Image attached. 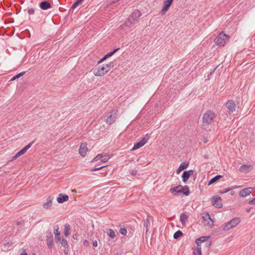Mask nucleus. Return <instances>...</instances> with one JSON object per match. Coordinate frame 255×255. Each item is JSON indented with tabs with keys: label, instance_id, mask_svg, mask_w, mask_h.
I'll return each mask as SVG.
<instances>
[{
	"label": "nucleus",
	"instance_id": "nucleus-11",
	"mask_svg": "<svg viewBox=\"0 0 255 255\" xmlns=\"http://www.w3.org/2000/svg\"><path fill=\"white\" fill-rule=\"evenodd\" d=\"M173 0H164L163 2V7L161 11V15L164 14L168 10V8L172 4Z\"/></svg>",
	"mask_w": 255,
	"mask_h": 255
},
{
	"label": "nucleus",
	"instance_id": "nucleus-27",
	"mask_svg": "<svg viewBox=\"0 0 255 255\" xmlns=\"http://www.w3.org/2000/svg\"><path fill=\"white\" fill-rule=\"evenodd\" d=\"M64 233L65 236L67 237L69 235V231L70 230V226L69 224H66L64 226Z\"/></svg>",
	"mask_w": 255,
	"mask_h": 255
},
{
	"label": "nucleus",
	"instance_id": "nucleus-35",
	"mask_svg": "<svg viewBox=\"0 0 255 255\" xmlns=\"http://www.w3.org/2000/svg\"><path fill=\"white\" fill-rule=\"evenodd\" d=\"M110 158V155H104V156H103V157L101 158V161L102 163H105V162H107Z\"/></svg>",
	"mask_w": 255,
	"mask_h": 255
},
{
	"label": "nucleus",
	"instance_id": "nucleus-41",
	"mask_svg": "<svg viewBox=\"0 0 255 255\" xmlns=\"http://www.w3.org/2000/svg\"><path fill=\"white\" fill-rule=\"evenodd\" d=\"M54 233L55 235L57 234H60L58 226H56L54 228Z\"/></svg>",
	"mask_w": 255,
	"mask_h": 255
},
{
	"label": "nucleus",
	"instance_id": "nucleus-47",
	"mask_svg": "<svg viewBox=\"0 0 255 255\" xmlns=\"http://www.w3.org/2000/svg\"><path fill=\"white\" fill-rule=\"evenodd\" d=\"M21 255H28L26 251L25 250H23L22 251V252L21 253Z\"/></svg>",
	"mask_w": 255,
	"mask_h": 255
},
{
	"label": "nucleus",
	"instance_id": "nucleus-53",
	"mask_svg": "<svg viewBox=\"0 0 255 255\" xmlns=\"http://www.w3.org/2000/svg\"><path fill=\"white\" fill-rule=\"evenodd\" d=\"M119 0H114V2H117V1H119Z\"/></svg>",
	"mask_w": 255,
	"mask_h": 255
},
{
	"label": "nucleus",
	"instance_id": "nucleus-48",
	"mask_svg": "<svg viewBox=\"0 0 255 255\" xmlns=\"http://www.w3.org/2000/svg\"><path fill=\"white\" fill-rule=\"evenodd\" d=\"M251 208H247L246 211L247 213H249L251 211Z\"/></svg>",
	"mask_w": 255,
	"mask_h": 255
},
{
	"label": "nucleus",
	"instance_id": "nucleus-33",
	"mask_svg": "<svg viewBox=\"0 0 255 255\" xmlns=\"http://www.w3.org/2000/svg\"><path fill=\"white\" fill-rule=\"evenodd\" d=\"M107 234L112 239L115 238L116 236L115 232L111 229L108 230Z\"/></svg>",
	"mask_w": 255,
	"mask_h": 255
},
{
	"label": "nucleus",
	"instance_id": "nucleus-43",
	"mask_svg": "<svg viewBox=\"0 0 255 255\" xmlns=\"http://www.w3.org/2000/svg\"><path fill=\"white\" fill-rule=\"evenodd\" d=\"M236 188V187H233V188H232V189H235V188ZM232 190V189H225V190H223V191H220V193H221V194H224V193H227V192H229V191H230V190Z\"/></svg>",
	"mask_w": 255,
	"mask_h": 255
},
{
	"label": "nucleus",
	"instance_id": "nucleus-14",
	"mask_svg": "<svg viewBox=\"0 0 255 255\" xmlns=\"http://www.w3.org/2000/svg\"><path fill=\"white\" fill-rule=\"evenodd\" d=\"M194 172V171L192 169L188 170V171H184L182 174V180L184 182H186L187 180L189 179L190 176L193 175Z\"/></svg>",
	"mask_w": 255,
	"mask_h": 255
},
{
	"label": "nucleus",
	"instance_id": "nucleus-39",
	"mask_svg": "<svg viewBox=\"0 0 255 255\" xmlns=\"http://www.w3.org/2000/svg\"><path fill=\"white\" fill-rule=\"evenodd\" d=\"M107 166V165L106 166H101V167H95L94 168H93V169H91V171H98L101 169H102L104 167Z\"/></svg>",
	"mask_w": 255,
	"mask_h": 255
},
{
	"label": "nucleus",
	"instance_id": "nucleus-3",
	"mask_svg": "<svg viewBox=\"0 0 255 255\" xmlns=\"http://www.w3.org/2000/svg\"><path fill=\"white\" fill-rule=\"evenodd\" d=\"M230 37L224 33L221 32L218 36L215 39V42L217 45L224 46L227 40L229 39Z\"/></svg>",
	"mask_w": 255,
	"mask_h": 255
},
{
	"label": "nucleus",
	"instance_id": "nucleus-25",
	"mask_svg": "<svg viewBox=\"0 0 255 255\" xmlns=\"http://www.w3.org/2000/svg\"><path fill=\"white\" fill-rule=\"evenodd\" d=\"M222 177V175H218L212 178L209 181L208 184V185H210L214 183L217 180H219Z\"/></svg>",
	"mask_w": 255,
	"mask_h": 255
},
{
	"label": "nucleus",
	"instance_id": "nucleus-49",
	"mask_svg": "<svg viewBox=\"0 0 255 255\" xmlns=\"http://www.w3.org/2000/svg\"><path fill=\"white\" fill-rule=\"evenodd\" d=\"M136 174V170H132L131 171V174L135 175Z\"/></svg>",
	"mask_w": 255,
	"mask_h": 255
},
{
	"label": "nucleus",
	"instance_id": "nucleus-13",
	"mask_svg": "<svg viewBox=\"0 0 255 255\" xmlns=\"http://www.w3.org/2000/svg\"><path fill=\"white\" fill-rule=\"evenodd\" d=\"M87 143H82L81 144L80 148H79V154L82 156L83 157L85 156L87 153L88 151V148L87 147Z\"/></svg>",
	"mask_w": 255,
	"mask_h": 255
},
{
	"label": "nucleus",
	"instance_id": "nucleus-9",
	"mask_svg": "<svg viewBox=\"0 0 255 255\" xmlns=\"http://www.w3.org/2000/svg\"><path fill=\"white\" fill-rule=\"evenodd\" d=\"M148 139L149 137L146 135L139 142L134 143V146L131 149V150H135L143 146L147 142Z\"/></svg>",
	"mask_w": 255,
	"mask_h": 255
},
{
	"label": "nucleus",
	"instance_id": "nucleus-55",
	"mask_svg": "<svg viewBox=\"0 0 255 255\" xmlns=\"http://www.w3.org/2000/svg\"><path fill=\"white\" fill-rule=\"evenodd\" d=\"M73 192H76V190H72Z\"/></svg>",
	"mask_w": 255,
	"mask_h": 255
},
{
	"label": "nucleus",
	"instance_id": "nucleus-2",
	"mask_svg": "<svg viewBox=\"0 0 255 255\" xmlns=\"http://www.w3.org/2000/svg\"><path fill=\"white\" fill-rule=\"evenodd\" d=\"M216 117L214 112L211 110H208L203 116L202 122L204 127H207L210 125L213 119Z\"/></svg>",
	"mask_w": 255,
	"mask_h": 255
},
{
	"label": "nucleus",
	"instance_id": "nucleus-4",
	"mask_svg": "<svg viewBox=\"0 0 255 255\" xmlns=\"http://www.w3.org/2000/svg\"><path fill=\"white\" fill-rule=\"evenodd\" d=\"M141 15V13L139 10L135 9L127 19V21L129 23V24L128 25L130 26L133 24L137 20L138 18H139Z\"/></svg>",
	"mask_w": 255,
	"mask_h": 255
},
{
	"label": "nucleus",
	"instance_id": "nucleus-44",
	"mask_svg": "<svg viewBox=\"0 0 255 255\" xmlns=\"http://www.w3.org/2000/svg\"><path fill=\"white\" fill-rule=\"evenodd\" d=\"M249 204L250 205H255V197L253 199L250 200L249 202Z\"/></svg>",
	"mask_w": 255,
	"mask_h": 255
},
{
	"label": "nucleus",
	"instance_id": "nucleus-36",
	"mask_svg": "<svg viewBox=\"0 0 255 255\" xmlns=\"http://www.w3.org/2000/svg\"><path fill=\"white\" fill-rule=\"evenodd\" d=\"M103 155L102 154H99L91 161V162H96L101 159Z\"/></svg>",
	"mask_w": 255,
	"mask_h": 255
},
{
	"label": "nucleus",
	"instance_id": "nucleus-22",
	"mask_svg": "<svg viewBox=\"0 0 255 255\" xmlns=\"http://www.w3.org/2000/svg\"><path fill=\"white\" fill-rule=\"evenodd\" d=\"M53 197L49 196L47 199V202L44 203L43 205V207L45 209H48L51 206L52 204V200Z\"/></svg>",
	"mask_w": 255,
	"mask_h": 255
},
{
	"label": "nucleus",
	"instance_id": "nucleus-29",
	"mask_svg": "<svg viewBox=\"0 0 255 255\" xmlns=\"http://www.w3.org/2000/svg\"><path fill=\"white\" fill-rule=\"evenodd\" d=\"M251 167V166L247 165H242L240 169L241 171L245 173H248L249 171V168Z\"/></svg>",
	"mask_w": 255,
	"mask_h": 255
},
{
	"label": "nucleus",
	"instance_id": "nucleus-24",
	"mask_svg": "<svg viewBox=\"0 0 255 255\" xmlns=\"http://www.w3.org/2000/svg\"><path fill=\"white\" fill-rule=\"evenodd\" d=\"M181 188L180 193H183L184 195L186 196H188L190 194L189 188L188 186H182V188Z\"/></svg>",
	"mask_w": 255,
	"mask_h": 255
},
{
	"label": "nucleus",
	"instance_id": "nucleus-10",
	"mask_svg": "<svg viewBox=\"0 0 255 255\" xmlns=\"http://www.w3.org/2000/svg\"><path fill=\"white\" fill-rule=\"evenodd\" d=\"M212 203L217 208H221L223 207L222 200L220 196H214L212 199Z\"/></svg>",
	"mask_w": 255,
	"mask_h": 255
},
{
	"label": "nucleus",
	"instance_id": "nucleus-18",
	"mask_svg": "<svg viewBox=\"0 0 255 255\" xmlns=\"http://www.w3.org/2000/svg\"><path fill=\"white\" fill-rule=\"evenodd\" d=\"M151 219V217L147 216L146 219H144L143 221V229L145 228V234H146L148 231V227L150 225L149 220Z\"/></svg>",
	"mask_w": 255,
	"mask_h": 255
},
{
	"label": "nucleus",
	"instance_id": "nucleus-8",
	"mask_svg": "<svg viewBox=\"0 0 255 255\" xmlns=\"http://www.w3.org/2000/svg\"><path fill=\"white\" fill-rule=\"evenodd\" d=\"M202 219L204 226L212 227L213 225V221L208 212L203 214Z\"/></svg>",
	"mask_w": 255,
	"mask_h": 255
},
{
	"label": "nucleus",
	"instance_id": "nucleus-54",
	"mask_svg": "<svg viewBox=\"0 0 255 255\" xmlns=\"http://www.w3.org/2000/svg\"><path fill=\"white\" fill-rule=\"evenodd\" d=\"M234 192H231V194H232V195H233V194H234Z\"/></svg>",
	"mask_w": 255,
	"mask_h": 255
},
{
	"label": "nucleus",
	"instance_id": "nucleus-51",
	"mask_svg": "<svg viewBox=\"0 0 255 255\" xmlns=\"http://www.w3.org/2000/svg\"><path fill=\"white\" fill-rule=\"evenodd\" d=\"M73 238L74 239H77V235H76V234H75V235H74L73 236Z\"/></svg>",
	"mask_w": 255,
	"mask_h": 255
},
{
	"label": "nucleus",
	"instance_id": "nucleus-6",
	"mask_svg": "<svg viewBox=\"0 0 255 255\" xmlns=\"http://www.w3.org/2000/svg\"><path fill=\"white\" fill-rule=\"evenodd\" d=\"M241 222L240 218H235L229 222L226 223L224 226L223 229L224 231H228L230 229L236 227Z\"/></svg>",
	"mask_w": 255,
	"mask_h": 255
},
{
	"label": "nucleus",
	"instance_id": "nucleus-26",
	"mask_svg": "<svg viewBox=\"0 0 255 255\" xmlns=\"http://www.w3.org/2000/svg\"><path fill=\"white\" fill-rule=\"evenodd\" d=\"M182 188V185H178L176 187H174L173 188H171L170 189V192L172 193H173V192H176L177 193H180V190H181V188Z\"/></svg>",
	"mask_w": 255,
	"mask_h": 255
},
{
	"label": "nucleus",
	"instance_id": "nucleus-12",
	"mask_svg": "<svg viewBox=\"0 0 255 255\" xmlns=\"http://www.w3.org/2000/svg\"><path fill=\"white\" fill-rule=\"evenodd\" d=\"M46 241L48 247L51 249L53 246V236L51 232L46 233Z\"/></svg>",
	"mask_w": 255,
	"mask_h": 255
},
{
	"label": "nucleus",
	"instance_id": "nucleus-45",
	"mask_svg": "<svg viewBox=\"0 0 255 255\" xmlns=\"http://www.w3.org/2000/svg\"><path fill=\"white\" fill-rule=\"evenodd\" d=\"M20 156L18 155V153H17L15 156L13 157V160H15L17 158H18V157H19Z\"/></svg>",
	"mask_w": 255,
	"mask_h": 255
},
{
	"label": "nucleus",
	"instance_id": "nucleus-40",
	"mask_svg": "<svg viewBox=\"0 0 255 255\" xmlns=\"http://www.w3.org/2000/svg\"><path fill=\"white\" fill-rule=\"evenodd\" d=\"M27 12L29 15L33 14L35 12V10L33 8H31L28 9Z\"/></svg>",
	"mask_w": 255,
	"mask_h": 255
},
{
	"label": "nucleus",
	"instance_id": "nucleus-5",
	"mask_svg": "<svg viewBox=\"0 0 255 255\" xmlns=\"http://www.w3.org/2000/svg\"><path fill=\"white\" fill-rule=\"evenodd\" d=\"M118 110L114 109L108 114L107 118L105 119L106 123L109 125L114 123L118 116Z\"/></svg>",
	"mask_w": 255,
	"mask_h": 255
},
{
	"label": "nucleus",
	"instance_id": "nucleus-21",
	"mask_svg": "<svg viewBox=\"0 0 255 255\" xmlns=\"http://www.w3.org/2000/svg\"><path fill=\"white\" fill-rule=\"evenodd\" d=\"M34 142V140L32 141L31 142L29 143L28 144H27L26 146H25L23 149H22L21 150H20L17 153H18V155L20 156L24 154L26 151L32 146L33 143Z\"/></svg>",
	"mask_w": 255,
	"mask_h": 255
},
{
	"label": "nucleus",
	"instance_id": "nucleus-46",
	"mask_svg": "<svg viewBox=\"0 0 255 255\" xmlns=\"http://www.w3.org/2000/svg\"><path fill=\"white\" fill-rule=\"evenodd\" d=\"M93 246H94L95 247H97V246H98L97 242L96 241H95L94 242H93Z\"/></svg>",
	"mask_w": 255,
	"mask_h": 255
},
{
	"label": "nucleus",
	"instance_id": "nucleus-38",
	"mask_svg": "<svg viewBox=\"0 0 255 255\" xmlns=\"http://www.w3.org/2000/svg\"><path fill=\"white\" fill-rule=\"evenodd\" d=\"M120 233L123 235H126L127 231L125 228H121L120 230Z\"/></svg>",
	"mask_w": 255,
	"mask_h": 255
},
{
	"label": "nucleus",
	"instance_id": "nucleus-16",
	"mask_svg": "<svg viewBox=\"0 0 255 255\" xmlns=\"http://www.w3.org/2000/svg\"><path fill=\"white\" fill-rule=\"evenodd\" d=\"M226 107L231 111V112H234L236 110V104L234 101L232 100H229L226 104Z\"/></svg>",
	"mask_w": 255,
	"mask_h": 255
},
{
	"label": "nucleus",
	"instance_id": "nucleus-23",
	"mask_svg": "<svg viewBox=\"0 0 255 255\" xmlns=\"http://www.w3.org/2000/svg\"><path fill=\"white\" fill-rule=\"evenodd\" d=\"M188 166H189L188 163L183 162V163H181L176 171V173L177 174H179L181 171L187 168L188 167Z\"/></svg>",
	"mask_w": 255,
	"mask_h": 255
},
{
	"label": "nucleus",
	"instance_id": "nucleus-52",
	"mask_svg": "<svg viewBox=\"0 0 255 255\" xmlns=\"http://www.w3.org/2000/svg\"><path fill=\"white\" fill-rule=\"evenodd\" d=\"M64 253H65V254H68V252H67L66 250L64 251Z\"/></svg>",
	"mask_w": 255,
	"mask_h": 255
},
{
	"label": "nucleus",
	"instance_id": "nucleus-20",
	"mask_svg": "<svg viewBox=\"0 0 255 255\" xmlns=\"http://www.w3.org/2000/svg\"><path fill=\"white\" fill-rule=\"evenodd\" d=\"M119 50V48L115 49L113 51H111L108 53L107 54L105 55L102 59L100 60V61L98 62L99 63L102 62L105 60L107 59L108 58L112 56L116 52H117Z\"/></svg>",
	"mask_w": 255,
	"mask_h": 255
},
{
	"label": "nucleus",
	"instance_id": "nucleus-15",
	"mask_svg": "<svg viewBox=\"0 0 255 255\" xmlns=\"http://www.w3.org/2000/svg\"><path fill=\"white\" fill-rule=\"evenodd\" d=\"M253 189L251 187L243 189L240 192L239 195L243 197H246L252 192Z\"/></svg>",
	"mask_w": 255,
	"mask_h": 255
},
{
	"label": "nucleus",
	"instance_id": "nucleus-17",
	"mask_svg": "<svg viewBox=\"0 0 255 255\" xmlns=\"http://www.w3.org/2000/svg\"><path fill=\"white\" fill-rule=\"evenodd\" d=\"M39 7L42 10H47L51 7V5L47 1H43L39 3Z\"/></svg>",
	"mask_w": 255,
	"mask_h": 255
},
{
	"label": "nucleus",
	"instance_id": "nucleus-56",
	"mask_svg": "<svg viewBox=\"0 0 255 255\" xmlns=\"http://www.w3.org/2000/svg\"><path fill=\"white\" fill-rule=\"evenodd\" d=\"M33 255H36V254H33Z\"/></svg>",
	"mask_w": 255,
	"mask_h": 255
},
{
	"label": "nucleus",
	"instance_id": "nucleus-37",
	"mask_svg": "<svg viewBox=\"0 0 255 255\" xmlns=\"http://www.w3.org/2000/svg\"><path fill=\"white\" fill-rule=\"evenodd\" d=\"M61 245L64 248H68V244L66 239H63L61 241Z\"/></svg>",
	"mask_w": 255,
	"mask_h": 255
},
{
	"label": "nucleus",
	"instance_id": "nucleus-30",
	"mask_svg": "<svg viewBox=\"0 0 255 255\" xmlns=\"http://www.w3.org/2000/svg\"><path fill=\"white\" fill-rule=\"evenodd\" d=\"M193 254L194 255H201V247L200 246H197V248L194 250Z\"/></svg>",
	"mask_w": 255,
	"mask_h": 255
},
{
	"label": "nucleus",
	"instance_id": "nucleus-34",
	"mask_svg": "<svg viewBox=\"0 0 255 255\" xmlns=\"http://www.w3.org/2000/svg\"><path fill=\"white\" fill-rule=\"evenodd\" d=\"M25 73V71H23V72H21L20 73H19V74L16 75L15 76H14V77H13L11 79H10V81H14L15 80V79H17V78H19L20 77L23 76L24 74Z\"/></svg>",
	"mask_w": 255,
	"mask_h": 255
},
{
	"label": "nucleus",
	"instance_id": "nucleus-50",
	"mask_svg": "<svg viewBox=\"0 0 255 255\" xmlns=\"http://www.w3.org/2000/svg\"><path fill=\"white\" fill-rule=\"evenodd\" d=\"M20 224H21V222H20L17 221V222H16V225L17 226H19V225H20Z\"/></svg>",
	"mask_w": 255,
	"mask_h": 255
},
{
	"label": "nucleus",
	"instance_id": "nucleus-42",
	"mask_svg": "<svg viewBox=\"0 0 255 255\" xmlns=\"http://www.w3.org/2000/svg\"><path fill=\"white\" fill-rule=\"evenodd\" d=\"M55 239L56 242H59L60 241V234H57L55 235Z\"/></svg>",
	"mask_w": 255,
	"mask_h": 255
},
{
	"label": "nucleus",
	"instance_id": "nucleus-28",
	"mask_svg": "<svg viewBox=\"0 0 255 255\" xmlns=\"http://www.w3.org/2000/svg\"><path fill=\"white\" fill-rule=\"evenodd\" d=\"M188 216L185 213H182L180 215V220L182 224L185 223L186 220L188 219Z\"/></svg>",
	"mask_w": 255,
	"mask_h": 255
},
{
	"label": "nucleus",
	"instance_id": "nucleus-1",
	"mask_svg": "<svg viewBox=\"0 0 255 255\" xmlns=\"http://www.w3.org/2000/svg\"><path fill=\"white\" fill-rule=\"evenodd\" d=\"M114 66V62L111 61L109 64L102 65L94 70V74L96 76H102L110 70Z\"/></svg>",
	"mask_w": 255,
	"mask_h": 255
},
{
	"label": "nucleus",
	"instance_id": "nucleus-19",
	"mask_svg": "<svg viewBox=\"0 0 255 255\" xmlns=\"http://www.w3.org/2000/svg\"><path fill=\"white\" fill-rule=\"evenodd\" d=\"M69 197L67 195L59 194V197L57 198V201L59 203H62L68 200Z\"/></svg>",
	"mask_w": 255,
	"mask_h": 255
},
{
	"label": "nucleus",
	"instance_id": "nucleus-31",
	"mask_svg": "<svg viewBox=\"0 0 255 255\" xmlns=\"http://www.w3.org/2000/svg\"><path fill=\"white\" fill-rule=\"evenodd\" d=\"M84 0H77L73 4V5H72L71 6V8L72 9H74L76 7H77L78 5H80L82 4V1H83Z\"/></svg>",
	"mask_w": 255,
	"mask_h": 255
},
{
	"label": "nucleus",
	"instance_id": "nucleus-32",
	"mask_svg": "<svg viewBox=\"0 0 255 255\" xmlns=\"http://www.w3.org/2000/svg\"><path fill=\"white\" fill-rule=\"evenodd\" d=\"M183 233L181 231H180V230H178L177 231V232H176L174 234V235H173V238L175 239H178L179 237H181L183 236Z\"/></svg>",
	"mask_w": 255,
	"mask_h": 255
},
{
	"label": "nucleus",
	"instance_id": "nucleus-7",
	"mask_svg": "<svg viewBox=\"0 0 255 255\" xmlns=\"http://www.w3.org/2000/svg\"><path fill=\"white\" fill-rule=\"evenodd\" d=\"M210 238L209 236H203L201 237L196 240V244L197 246H201L202 243H205V246L207 248H209L211 245V242L209 241Z\"/></svg>",
	"mask_w": 255,
	"mask_h": 255
}]
</instances>
